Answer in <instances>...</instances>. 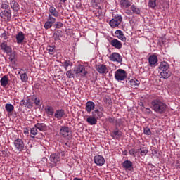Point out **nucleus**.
<instances>
[{"label": "nucleus", "mask_w": 180, "mask_h": 180, "mask_svg": "<svg viewBox=\"0 0 180 180\" xmlns=\"http://www.w3.org/2000/svg\"><path fill=\"white\" fill-rule=\"evenodd\" d=\"M110 44L111 46H112V47H115V49H117L118 50L123 47L122 42L117 40V39H114L112 41H110Z\"/></svg>", "instance_id": "nucleus-12"}, {"label": "nucleus", "mask_w": 180, "mask_h": 180, "mask_svg": "<svg viewBox=\"0 0 180 180\" xmlns=\"http://www.w3.org/2000/svg\"><path fill=\"white\" fill-rule=\"evenodd\" d=\"M109 58L110 61H113L114 63H122V61H123V58H122V56L116 52H114L110 55Z\"/></svg>", "instance_id": "nucleus-7"}, {"label": "nucleus", "mask_w": 180, "mask_h": 180, "mask_svg": "<svg viewBox=\"0 0 180 180\" xmlns=\"http://www.w3.org/2000/svg\"><path fill=\"white\" fill-rule=\"evenodd\" d=\"M122 167L127 171H133V162L130 160H125L122 162Z\"/></svg>", "instance_id": "nucleus-10"}, {"label": "nucleus", "mask_w": 180, "mask_h": 180, "mask_svg": "<svg viewBox=\"0 0 180 180\" xmlns=\"http://www.w3.org/2000/svg\"><path fill=\"white\" fill-rule=\"evenodd\" d=\"M144 112H145V113H146L147 115H150V113L152 112L151 109L148 108H145Z\"/></svg>", "instance_id": "nucleus-50"}, {"label": "nucleus", "mask_w": 180, "mask_h": 180, "mask_svg": "<svg viewBox=\"0 0 180 180\" xmlns=\"http://www.w3.org/2000/svg\"><path fill=\"white\" fill-rule=\"evenodd\" d=\"M48 22H51L52 25H54V23H56V18L53 17V15L49 14Z\"/></svg>", "instance_id": "nucleus-39"}, {"label": "nucleus", "mask_w": 180, "mask_h": 180, "mask_svg": "<svg viewBox=\"0 0 180 180\" xmlns=\"http://www.w3.org/2000/svg\"><path fill=\"white\" fill-rule=\"evenodd\" d=\"M45 110L49 116H53V115H54V108L52 106L47 105L45 108Z\"/></svg>", "instance_id": "nucleus-31"}, {"label": "nucleus", "mask_w": 180, "mask_h": 180, "mask_svg": "<svg viewBox=\"0 0 180 180\" xmlns=\"http://www.w3.org/2000/svg\"><path fill=\"white\" fill-rule=\"evenodd\" d=\"M88 74V71L85 70V68L82 65H79L75 69H71L66 72V77L68 78H78L79 75L81 77H85Z\"/></svg>", "instance_id": "nucleus-2"}, {"label": "nucleus", "mask_w": 180, "mask_h": 180, "mask_svg": "<svg viewBox=\"0 0 180 180\" xmlns=\"http://www.w3.org/2000/svg\"><path fill=\"white\" fill-rule=\"evenodd\" d=\"M94 163L98 167H102L105 164V158L101 155H96L94 157Z\"/></svg>", "instance_id": "nucleus-8"}, {"label": "nucleus", "mask_w": 180, "mask_h": 180, "mask_svg": "<svg viewBox=\"0 0 180 180\" xmlns=\"http://www.w3.org/2000/svg\"><path fill=\"white\" fill-rule=\"evenodd\" d=\"M1 8L2 9H8V8H9V5H8L6 4H2L1 6Z\"/></svg>", "instance_id": "nucleus-49"}, {"label": "nucleus", "mask_w": 180, "mask_h": 180, "mask_svg": "<svg viewBox=\"0 0 180 180\" xmlns=\"http://www.w3.org/2000/svg\"><path fill=\"white\" fill-rule=\"evenodd\" d=\"M148 6L149 8H152V9H154V8L157 6V0H150L148 2Z\"/></svg>", "instance_id": "nucleus-35"}, {"label": "nucleus", "mask_w": 180, "mask_h": 180, "mask_svg": "<svg viewBox=\"0 0 180 180\" xmlns=\"http://www.w3.org/2000/svg\"><path fill=\"white\" fill-rule=\"evenodd\" d=\"M24 133L26 134H27V131H25Z\"/></svg>", "instance_id": "nucleus-57"}, {"label": "nucleus", "mask_w": 180, "mask_h": 180, "mask_svg": "<svg viewBox=\"0 0 180 180\" xmlns=\"http://www.w3.org/2000/svg\"><path fill=\"white\" fill-rule=\"evenodd\" d=\"M115 35L117 39H120V40H122V41H126V37L124 36V34H123V32L122 30H116Z\"/></svg>", "instance_id": "nucleus-16"}, {"label": "nucleus", "mask_w": 180, "mask_h": 180, "mask_svg": "<svg viewBox=\"0 0 180 180\" xmlns=\"http://www.w3.org/2000/svg\"><path fill=\"white\" fill-rule=\"evenodd\" d=\"M86 121L87 122V123H89V124H91V126H94V124H96V123H98V120L92 116V117H89Z\"/></svg>", "instance_id": "nucleus-27"}, {"label": "nucleus", "mask_w": 180, "mask_h": 180, "mask_svg": "<svg viewBox=\"0 0 180 180\" xmlns=\"http://www.w3.org/2000/svg\"><path fill=\"white\" fill-rule=\"evenodd\" d=\"M47 51H49V54H51V56H53L54 54V53H56V49L54 48V46H48L46 48Z\"/></svg>", "instance_id": "nucleus-36"}, {"label": "nucleus", "mask_w": 180, "mask_h": 180, "mask_svg": "<svg viewBox=\"0 0 180 180\" xmlns=\"http://www.w3.org/2000/svg\"><path fill=\"white\" fill-rule=\"evenodd\" d=\"M14 147L17 151L20 153L25 150V143L21 139H17L14 141Z\"/></svg>", "instance_id": "nucleus-5"}, {"label": "nucleus", "mask_w": 180, "mask_h": 180, "mask_svg": "<svg viewBox=\"0 0 180 180\" xmlns=\"http://www.w3.org/2000/svg\"><path fill=\"white\" fill-rule=\"evenodd\" d=\"M176 167H177L178 168H180V163H178V164L176 165Z\"/></svg>", "instance_id": "nucleus-55"}, {"label": "nucleus", "mask_w": 180, "mask_h": 180, "mask_svg": "<svg viewBox=\"0 0 180 180\" xmlns=\"http://www.w3.org/2000/svg\"><path fill=\"white\" fill-rule=\"evenodd\" d=\"M27 108H29V109H30V108H32V105H29L27 106Z\"/></svg>", "instance_id": "nucleus-56"}, {"label": "nucleus", "mask_w": 180, "mask_h": 180, "mask_svg": "<svg viewBox=\"0 0 180 180\" xmlns=\"http://www.w3.org/2000/svg\"><path fill=\"white\" fill-rule=\"evenodd\" d=\"M160 75L161 78H163L164 79H168L169 77H171V72L167 71V70H163L160 73Z\"/></svg>", "instance_id": "nucleus-26"}, {"label": "nucleus", "mask_w": 180, "mask_h": 180, "mask_svg": "<svg viewBox=\"0 0 180 180\" xmlns=\"http://www.w3.org/2000/svg\"><path fill=\"white\" fill-rule=\"evenodd\" d=\"M94 109H95V103L92 102V101H88L86 103V110L88 113H91V112H92V110H94Z\"/></svg>", "instance_id": "nucleus-13"}, {"label": "nucleus", "mask_w": 180, "mask_h": 180, "mask_svg": "<svg viewBox=\"0 0 180 180\" xmlns=\"http://www.w3.org/2000/svg\"><path fill=\"white\" fill-rule=\"evenodd\" d=\"M31 137L34 138V136H31Z\"/></svg>", "instance_id": "nucleus-59"}, {"label": "nucleus", "mask_w": 180, "mask_h": 180, "mask_svg": "<svg viewBox=\"0 0 180 180\" xmlns=\"http://www.w3.org/2000/svg\"><path fill=\"white\" fill-rule=\"evenodd\" d=\"M144 134H146V136H150L151 134V130L148 127H146L144 129Z\"/></svg>", "instance_id": "nucleus-45"}, {"label": "nucleus", "mask_w": 180, "mask_h": 180, "mask_svg": "<svg viewBox=\"0 0 180 180\" xmlns=\"http://www.w3.org/2000/svg\"><path fill=\"white\" fill-rule=\"evenodd\" d=\"M30 134H32V136H36V134H37V128H36V127L31 129Z\"/></svg>", "instance_id": "nucleus-43"}, {"label": "nucleus", "mask_w": 180, "mask_h": 180, "mask_svg": "<svg viewBox=\"0 0 180 180\" xmlns=\"http://www.w3.org/2000/svg\"><path fill=\"white\" fill-rule=\"evenodd\" d=\"M60 2H63V3L67 2V0H60Z\"/></svg>", "instance_id": "nucleus-54"}, {"label": "nucleus", "mask_w": 180, "mask_h": 180, "mask_svg": "<svg viewBox=\"0 0 180 180\" xmlns=\"http://www.w3.org/2000/svg\"><path fill=\"white\" fill-rule=\"evenodd\" d=\"M60 134L62 135L65 139L70 140L72 137V133L71 129L68 127L63 126L60 129Z\"/></svg>", "instance_id": "nucleus-4"}, {"label": "nucleus", "mask_w": 180, "mask_h": 180, "mask_svg": "<svg viewBox=\"0 0 180 180\" xmlns=\"http://www.w3.org/2000/svg\"><path fill=\"white\" fill-rule=\"evenodd\" d=\"M49 160L51 161L52 165H56L57 162H60L61 159L60 158V154L59 153H52L50 155Z\"/></svg>", "instance_id": "nucleus-9"}, {"label": "nucleus", "mask_w": 180, "mask_h": 180, "mask_svg": "<svg viewBox=\"0 0 180 180\" xmlns=\"http://www.w3.org/2000/svg\"><path fill=\"white\" fill-rule=\"evenodd\" d=\"M64 115H65L64 110L60 109L55 112L54 116L56 119H58L60 120V119L63 118V116H64Z\"/></svg>", "instance_id": "nucleus-21"}, {"label": "nucleus", "mask_w": 180, "mask_h": 180, "mask_svg": "<svg viewBox=\"0 0 180 180\" xmlns=\"http://www.w3.org/2000/svg\"><path fill=\"white\" fill-rule=\"evenodd\" d=\"M1 86L3 88H6L8 86V84H9V79L8 78V76L4 75L0 80Z\"/></svg>", "instance_id": "nucleus-14"}, {"label": "nucleus", "mask_w": 180, "mask_h": 180, "mask_svg": "<svg viewBox=\"0 0 180 180\" xmlns=\"http://www.w3.org/2000/svg\"><path fill=\"white\" fill-rule=\"evenodd\" d=\"M62 64H63V67L65 71H67L68 67H70L71 65H72V63H71V61H69V60H65L63 63H62Z\"/></svg>", "instance_id": "nucleus-37"}, {"label": "nucleus", "mask_w": 180, "mask_h": 180, "mask_svg": "<svg viewBox=\"0 0 180 180\" xmlns=\"http://www.w3.org/2000/svg\"><path fill=\"white\" fill-rule=\"evenodd\" d=\"M169 68V65L165 61H163L160 64L159 70H160L161 71H168Z\"/></svg>", "instance_id": "nucleus-24"}, {"label": "nucleus", "mask_w": 180, "mask_h": 180, "mask_svg": "<svg viewBox=\"0 0 180 180\" xmlns=\"http://www.w3.org/2000/svg\"><path fill=\"white\" fill-rule=\"evenodd\" d=\"M1 18H4L7 20H11V18H12V13L11 12V11H4L3 12H1Z\"/></svg>", "instance_id": "nucleus-19"}, {"label": "nucleus", "mask_w": 180, "mask_h": 180, "mask_svg": "<svg viewBox=\"0 0 180 180\" xmlns=\"http://www.w3.org/2000/svg\"><path fill=\"white\" fill-rule=\"evenodd\" d=\"M122 20H123L122 15H117L110 21L109 23L111 27H117L120 23H122Z\"/></svg>", "instance_id": "nucleus-6"}, {"label": "nucleus", "mask_w": 180, "mask_h": 180, "mask_svg": "<svg viewBox=\"0 0 180 180\" xmlns=\"http://www.w3.org/2000/svg\"><path fill=\"white\" fill-rule=\"evenodd\" d=\"M0 47L1 50L5 51L6 53H9L11 51V47L8 46L6 41H4L1 44Z\"/></svg>", "instance_id": "nucleus-28"}, {"label": "nucleus", "mask_w": 180, "mask_h": 180, "mask_svg": "<svg viewBox=\"0 0 180 180\" xmlns=\"http://www.w3.org/2000/svg\"><path fill=\"white\" fill-rule=\"evenodd\" d=\"M20 105H21V106H25V105H26V101H25V100H22V101H20Z\"/></svg>", "instance_id": "nucleus-51"}, {"label": "nucleus", "mask_w": 180, "mask_h": 180, "mask_svg": "<svg viewBox=\"0 0 180 180\" xmlns=\"http://www.w3.org/2000/svg\"><path fill=\"white\" fill-rule=\"evenodd\" d=\"M23 40H25V34L22 32H19L16 35V41L18 44L23 43Z\"/></svg>", "instance_id": "nucleus-18"}, {"label": "nucleus", "mask_w": 180, "mask_h": 180, "mask_svg": "<svg viewBox=\"0 0 180 180\" xmlns=\"http://www.w3.org/2000/svg\"><path fill=\"white\" fill-rule=\"evenodd\" d=\"M115 117L113 116H109L106 118V121L109 122V123H115Z\"/></svg>", "instance_id": "nucleus-42"}, {"label": "nucleus", "mask_w": 180, "mask_h": 180, "mask_svg": "<svg viewBox=\"0 0 180 180\" xmlns=\"http://www.w3.org/2000/svg\"><path fill=\"white\" fill-rule=\"evenodd\" d=\"M8 36H9V32L4 31L1 35L0 36V37L1 39H3L4 40H6L8 39Z\"/></svg>", "instance_id": "nucleus-41"}, {"label": "nucleus", "mask_w": 180, "mask_h": 180, "mask_svg": "<svg viewBox=\"0 0 180 180\" xmlns=\"http://www.w3.org/2000/svg\"><path fill=\"white\" fill-rule=\"evenodd\" d=\"M10 5L13 11H19V4L15 1L13 0L10 2Z\"/></svg>", "instance_id": "nucleus-33"}, {"label": "nucleus", "mask_w": 180, "mask_h": 180, "mask_svg": "<svg viewBox=\"0 0 180 180\" xmlns=\"http://www.w3.org/2000/svg\"><path fill=\"white\" fill-rule=\"evenodd\" d=\"M109 102H110V101L108 100V103H109Z\"/></svg>", "instance_id": "nucleus-58"}, {"label": "nucleus", "mask_w": 180, "mask_h": 180, "mask_svg": "<svg viewBox=\"0 0 180 180\" xmlns=\"http://www.w3.org/2000/svg\"><path fill=\"white\" fill-rule=\"evenodd\" d=\"M130 9L132 13H134V15H140V13H141V11L140 10V8L134 5H132Z\"/></svg>", "instance_id": "nucleus-30"}, {"label": "nucleus", "mask_w": 180, "mask_h": 180, "mask_svg": "<svg viewBox=\"0 0 180 180\" xmlns=\"http://www.w3.org/2000/svg\"><path fill=\"white\" fill-rule=\"evenodd\" d=\"M34 103L36 105V106H40V98H35L34 100Z\"/></svg>", "instance_id": "nucleus-47"}, {"label": "nucleus", "mask_w": 180, "mask_h": 180, "mask_svg": "<svg viewBox=\"0 0 180 180\" xmlns=\"http://www.w3.org/2000/svg\"><path fill=\"white\" fill-rule=\"evenodd\" d=\"M112 139H120L122 137V131H119L117 128L111 134Z\"/></svg>", "instance_id": "nucleus-29"}, {"label": "nucleus", "mask_w": 180, "mask_h": 180, "mask_svg": "<svg viewBox=\"0 0 180 180\" xmlns=\"http://www.w3.org/2000/svg\"><path fill=\"white\" fill-rule=\"evenodd\" d=\"M61 37H63V32L61 30H58L53 33V39L56 41H58Z\"/></svg>", "instance_id": "nucleus-23"}, {"label": "nucleus", "mask_w": 180, "mask_h": 180, "mask_svg": "<svg viewBox=\"0 0 180 180\" xmlns=\"http://www.w3.org/2000/svg\"><path fill=\"white\" fill-rule=\"evenodd\" d=\"M139 150L141 155H147L148 153V150L146 148H142Z\"/></svg>", "instance_id": "nucleus-40"}, {"label": "nucleus", "mask_w": 180, "mask_h": 180, "mask_svg": "<svg viewBox=\"0 0 180 180\" xmlns=\"http://www.w3.org/2000/svg\"><path fill=\"white\" fill-rule=\"evenodd\" d=\"M49 15H51V16H54L55 18H58V11H57L56 10V8H54V6H50L49 8Z\"/></svg>", "instance_id": "nucleus-22"}, {"label": "nucleus", "mask_w": 180, "mask_h": 180, "mask_svg": "<svg viewBox=\"0 0 180 180\" xmlns=\"http://www.w3.org/2000/svg\"><path fill=\"white\" fill-rule=\"evenodd\" d=\"M120 5H121V8H130L131 6V3L129 0H121L120 1Z\"/></svg>", "instance_id": "nucleus-20"}, {"label": "nucleus", "mask_w": 180, "mask_h": 180, "mask_svg": "<svg viewBox=\"0 0 180 180\" xmlns=\"http://www.w3.org/2000/svg\"><path fill=\"white\" fill-rule=\"evenodd\" d=\"M37 129L39 130V131H46L47 130V125L44 123H37L34 125Z\"/></svg>", "instance_id": "nucleus-17"}, {"label": "nucleus", "mask_w": 180, "mask_h": 180, "mask_svg": "<svg viewBox=\"0 0 180 180\" xmlns=\"http://www.w3.org/2000/svg\"><path fill=\"white\" fill-rule=\"evenodd\" d=\"M96 70L100 74H105L106 72V65L100 64L96 66Z\"/></svg>", "instance_id": "nucleus-25"}, {"label": "nucleus", "mask_w": 180, "mask_h": 180, "mask_svg": "<svg viewBox=\"0 0 180 180\" xmlns=\"http://www.w3.org/2000/svg\"><path fill=\"white\" fill-rule=\"evenodd\" d=\"M55 27H56V29H61V27H63V22H57L55 24Z\"/></svg>", "instance_id": "nucleus-46"}, {"label": "nucleus", "mask_w": 180, "mask_h": 180, "mask_svg": "<svg viewBox=\"0 0 180 180\" xmlns=\"http://www.w3.org/2000/svg\"><path fill=\"white\" fill-rule=\"evenodd\" d=\"M60 155L62 157H64L65 155V152H64V151L60 152Z\"/></svg>", "instance_id": "nucleus-52"}, {"label": "nucleus", "mask_w": 180, "mask_h": 180, "mask_svg": "<svg viewBox=\"0 0 180 180\" xmlns=\"http://www.w3.org/2000/svg\"><path fill=\"white\" fill-rule=\"evenodd\" d=\"M129 84L131 86H139V85H140V82L136 79H132L129 80Z\"/></svg>", "instance_id": "nucleus-34"}, {"label": "nucleus", "mask_w": 180, "mask_h": 180, "mask_svg": "<svg viewBox=\"0 0 180 180\" xmlns=\"http://www.w3.org/2000/svg\"><path fill=\"white\" fill-rule=\"evenodd\" d=\"M115 78L117 81H124L127 78V73L123 69H118L115 72Z\"/></svg>", "instance_id": "nucleus-3"}, {"label": "nucleus", "mask_w": 180, "mask_h": 180, "mask_svg": "<svg viewBox=\"0 0 180 180\" xmlns=\"http://www.w3.org/2000/svg\"><path fill=\"white\" fill-rule=\"evenodd\" d=\"M158 151L157 150H154L153 153H152V154L153 155H155V154H158Z\"/></svg>", "instance_id": "nucleus-53"}, {"label": "nucleus", "mask_w": 180, "mask_h": 180, "mask_svg": "<svg viewBox=\"0 0 180 180\" xmlns=\"http://www.w3.org/2000/svg\"><path fill=\"white\" fill-rule=\"evenodd\" d=\"M100 110L96 109L94 111H92V116L94 117H95L96 119H101V117H102V116H103V112H102V110H103V108H100Z\"/></svg>", "instance_id": "nucleus-11"}, {"label": "nucleus", "mask_w": 180, "mask_h": 180, "mask_svg": "<svg viewBox=\"0 0 180 180\" xmlns=\"http://www.w3.org/2000/svg\"><path fill=\"white\" fill-rule=\"evenodd\" d=\"M148 63L150 65H155L158 63V58L155 55H151L148 58Z\"/></svg>", "instance_id": "nucleus-15"}, {"label": "nucleus", "mask_w": 180, "mask_h": 180, "mask_svg": "<svg viewBox=\"0 0 180 180\" xmlns=\"http://www.w3.org/2000/svg\"><path fill=\"white\" fill-rule=\"evenodd\" d=\"M150 106L152 110H154L156 113H159V115H162V113L167 112V104L160 98L153 99L150 101Z\"/></svg>", "instance_id": "nucleus-1"}, {"label": "nucleus", "mask_w": 180, "mask_h": 180, "mask_svg": "<svg viewBox=\"0 0 180 180\" xmlns=\"http://www.w3.org/2000/svg\"><path fill=\"white\" fill-rule=\"evenodd\" d=\"M5 109L8 113H12L15 109V107L12 104L7 103L5 105Z\"/></svg>", "instance_id": "nucleus-32"}, {"label": "nucleus", "mask_w": 180, "mask_h": 180, "mask_svg": "<svg viewBox=\"0 0 180 180\" xmlns=\"http://www.w3.org/2000/svg\"><path fill=\"white\" fill-rule=\"evenodd\" d=\"M136 150H134V149H131L129 150L130 155H132L133 157H136Z\"/></svg>", "instance_id": "nucleus-48"}, {"label": "nucleus", "mask_w": 180, "mask_h": 180, "mask_svg": "<svg viewBox=\"0 0 180 180\" xmlns=\"http://www.w3.org/2000/svg\"><path fill=\"white\" fill-rule=\"evenodd\" d=\"M27 74L23 73L20 75V79L22 82H27Z\"/></svg>", "instance_id": "nucleus-38"}, {"label": "nucleus", "mask_w": 180, "mask_h": 180, "mask_svg": "<svg viewBox=\"0 0 180 180\" xmlns=\"http://www.w3.org/2000/svg\"><path fill=\"white\" fill-rule=\"evenodd\" d=\"M53 26L51 22H49L48 20L45 22L44 27L45 29H50Z\"/></svg>", "instance_id": "nucleus-44"}]
</instances>
